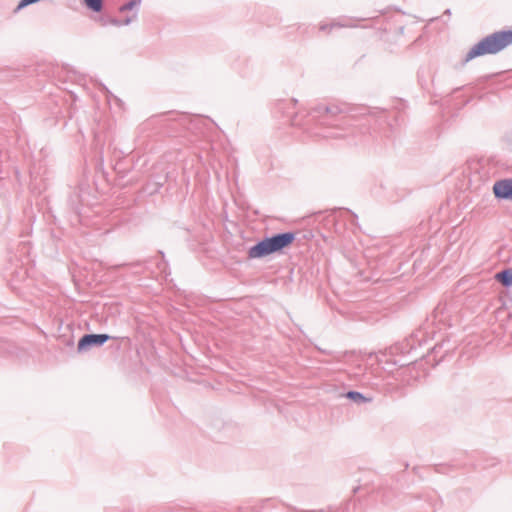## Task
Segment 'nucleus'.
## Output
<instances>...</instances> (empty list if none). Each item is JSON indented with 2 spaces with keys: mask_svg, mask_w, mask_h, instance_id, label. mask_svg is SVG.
<instances>
[{
  "mask_svg": "<svg viewBox=\"0 0 512 512\" xmlns=\"http://www.w3.org/2000/svg\"><path fill=\"white\" fill-rule=\"evenodd\" d=\"M140 3H141V0H130L128 3H126L120 7V12L132 10L135 7H138L140 5Z\"/></svg>",
  "mask_w": 512,
  "mask_h": 512,
  "instance_id": "nucleus-11",
  "label": "nucleus"
},
{
  "mask_svg": "<svg viewBox=\"0 0 512 512\" xmlns=\"http://www.w3.org/2000/svg\"><path fill=\"white\" fill-rule=\"evenodd\" d=\"M86 8L92 12L99 13L103 9V0H83Z\"/></svg>",
  "mask_w": 512,
  "mask_h": 512,
  "instance_id": "nucleus-7",
  "label": "nucleus"
},
{
  "mask_svg": "<svg viewBox=\"0 0 512 512\" xmlns=\"http://www.w3.org/2000/svg\"><path fill=\"white\" fill-rule=\"evenodd\" d=\"M497 281H499L505 287L512 286V268H508L498 272L495 275Z\"/></svg>",
  "mask_w": 512,
  "mask_h": 512,
  "instance_id": "nucleus-6",
  "label": "nucleus"
},
{
  "mask_svg": "<svg viewBox=\"0 0 512 512\" xmlns=\"http://www.w3.org/2000/svg\"><path fill=\"white\" fill-rule=\"evenodd\" d=\"M351 26L347 22H339V21H333L330 24H320L319 29L321 31H331L333 28H340V27H349Z\"/></svg>",
  "mask_w": 512,
  "mask_h": 512,
  "instance_id": "nucleus-8",
  "label": "nucleus"
},
{
  "mask_svg": "<svg viewBox=\"0 0 512 512\" xmlns=\"http://www.w3.org/2000/svg\"><path fill=\"white\" fill-rule=\"evenodd\" d=\"M40 0H21L19 2V4L17 5V7L15 8L14 12L15 13H18L20 10H22L23 8H25L26 6L28 5H31V4H34V3H37L39 2Z\"/></svg>",
  "mask_w": 512,
  "mask_h": 512,
  "instance_id": "nucleus-12",
  "label": "nucleus"
},
{
  "mask_svg": "<svg viewBox=\"0 0 512 512\" xmlns=\"http://www.w3.org/2000/svg\"><path fill=\"white\" fill-rule=\"evenodd\" d=\"M512 43V30L498 31L483 38L466 54L464 63L485 54H496Z\"/></svg>",
  "mask_w": 512,
  "mask_h": 512,
  "instance_id": "nucleus-1",
  "label": "nucleus"
},
{
  "mask_svg": "<svg viewBox=\"0 0 512 512\" xmlns=\"http://www.w3.org/2000/svg\"><path fill=\"white\" fill-rule=\"evenodd\" d=\"M493 193L497 199L512 201V178L496 181L493 185Z\"/></svg>",
  "mask_w": 512,
  "mask_h": 512,
  "instance_id": "nucleus-4",
  "label": "nucleus"
},
{
  "mask_svg": "<svg viewBox=\"0 0 512 512\" xmlns=\"http://www.w3.org/2000/svg\"><path fill=\"white\" fill-rule=\"evenodd\" d=\"M314 111L319 114L325 113L331 116H336L338 114L347 112L348 108L346 106H340L337 104L327 105L321 103L314 108Z\"/></svg>",
  "mask_w": 512,
  "mask_h": 512,
  "instance_id": "nucleus-5",
  "label": "nucleus"
},
{
  "mask_svg": "<svg viewBox=\"0 0 512 512\" xmlns=\"http://www.w3.org/2000/svg\"><path fill=\"white\" fill-rule=\"evenodd\" d=\"M445 13H446V14H450V10H449V9H447V10L445 11Z\"/></svg>",
  "mask_w": 512,
  "mask_h": 512,
  "instance_id": "nucleus-13",
  "label": "nucleus"
},
{
  "mask_svg": "<svg viewBox=\"0 0 512 512\" xmlns=\"http://www.w3.org/2000/svg\"><path fill=\"white\" fill-rule=\"evenodd\" d=\"M295 239L293 232H284L267 237L250 247L248 256L251 259L262 258L272 253L281 251L289 246Z\"/></svg>",
  "mask_w": 512,
  "mask_h": 512,
  "instance_id": "nucleus-2",
  "label": "nucleus"
},
{
  "mask_svg": "<svg viewBox=\"0 0 512 512\" xmlns=\"http://www.w3.org/2000/svg\"><path fill=\"white\" fill-rule=\"evenodd\" d=\"M346 397L348 399H351V400H353L355 402H358V403L367 401L365 396L362 393L357 392V391H349V392H347Z\"/></svg>",
  "mask_w": 512,
  "mask_h": 512,
  "instance_id": "nucleus-10",
  "label": "nucleus"
},
{
  "mask_svg": "<svg viewBox=\"0 0 512 512\" xmlns=\"http://www.w3.org/2000/svg\"><path fill=\"white\" fill-rule=\"evenodd\" d=\"M136 19V14H133L132 16L126 17L123 20L112 18L110 19L109 23H111L114 26H123V25H129L132 21Z\"/></svg>",
  "mask_w": 512,
  "mask_h": 512,
  "instance_id": "nucleus-9",
  "label": "nucleus"
},
{
  "mask_svg": "<svg viewBox=\"0 0 512 512\" xmlns=\"http://www.w3.org/2000/svg\"><path fill=\"white\" fill-rule=\"evenodd\" d=\"M110 339L107 334H86L78 342L77 349L79 352H84L95 346H102Z\"/></svg>",
  "mask_w": 512,
  "mask_h": 512,
  "instance_id": "nucleus-3",
  "label": "nucleus"
}]
</instances>
